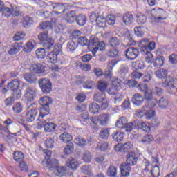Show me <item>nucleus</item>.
Segmentation results:
<instances>
[{
	"label": "nucleus",
	"instance_id": "f257e3e1",
	"mask_svg": "<svg viewBox=\"0 0 177 177\" xmlns=\"http://www.w3.org/2000/svg\"><path fill=\"white\" fill-rule=\"evenodd\" d=\"M155 75L160 80H164L165 78L162 82V86H163V88H166L170 93H176L177 76H175L174 74L168 75V71L164 68L156 70L155 71Z\"/></svg>",
	"mask_w": 177,
	"mask_h": 177
},
{
	"label": "nucleus",
	"instance_id": "f03ea898",
	"mask_svg": "<svg viewBox=\"0 0 177 177\" xmlns=\"http://www.w3.org/2000/svg\"><path fill=\"white\" fill-rule=\"evenodd\" d=\"M136 162H138V157H136V153L135 152L131 151L127 155L126 162L122 163L120 169V174L122 177L129 176V174H131V171L133 165H136Z\"/></svg>",
	"mask_w": 177,
	"mask_h": 177
},
{
	"label": "nucleus",
	"instance_id": "7ed1b4c3",
	"mask_svg": "<svg viewBox=\"0 0 177 177\" xmlns=\"http://www.w3.org/2000/svg\"><path fill=\"white\" fill-rule=\"evenodd\" d=\"M88 41V46H93L92 54L95 57L97 52H104L106 50V43L104 41H100L99 38L96 36H91Z\"/></svg>",
	"mask_w": 177,
	"mask_h": 177
},
{
	"label": "nucleus",
	"instance_id": "20e7f679",
	"mask_svg": "<svg viewBox=\"0 0 177 177\" xmlns=\"http://www.w3.org/2000/svg\"><path fill=\"white\" fill-rule=\"evenodd\" d=\"M53 102L52 98L48 96H44L39 99V103L41 106L39 112V120H42L44 117L49 115L50 113V105L52 104Z\"/></svg>",
	"mask_w": 177,
	"mask_h": 177
},
{
	"label": "nucleus",
	"instance_id": "39448f33",
	"mask_svg": "<svg viewBox=\"0 0 177 177\" xmlns=\"http://www.w3.org/2000/svg\"><path fill=\"white\" fill-rule=\"evenodd\" d=\"M138 46L140 48L141 53H145L147 50H154L156 49V42H150L148 38H144L138 42Z\"/></svg>",
	"mask_w": 177,
	"mask_h": 177
},
{
	"label": "nucleus",
	"instance_id": "423d86ee",
	"mask_svg": "<svg viewBox=\"0 0 177 177\" xmlns=\"http://www.w3.org/2000/svg\"><path fill=\"white\" fill-rule=\"evenodd\" d=\"M60 53H62V46H55L53 50L46 56L47 62L53 64L57 63V59H59Z\"/></svg>",
	"mask_w": 177,
	"mask_h": 177
},
{
	"label": "nucleus",
	"instance_id": "0eeeda50",
	"mask_svg": "<svg viewBox=\"0 0 177 177\" xmlns=\"http://www.w3.org/2000/svg\"><path fill=\"white\" fill-rule=\"evenodd\" d=\"M38 84L41 92L45 95H49L52 92V82L49 79L41 78L38 80Z\"/></svg>",
	"mask_w": 177,
	"mask_h": 177
},
{
	"label": "nucleus",
	"instance_id": "6e6552de",
	"mask_svg": "<svg viewBox=\"0 0 177 177\" xmlns=\"http://www.w3.org/2000/svg\"><path fill=\"white\" fill-rule=\"evenodd\" d=\"M20 86V81L17 79L12 80L8 84V88L12 91L13 96H16L19 99L21 96V91L19 88Z\"/></svg>",
	"mask_w": 177,
	"mask_h": 177
},
{
	"label": "nucleus",
	"instance_id": "1a4fd4ad",
	"mask_svg": "<svg viewBox=\"0 0 177 177\" xmlns=\"http://www.w3.org/2000/svg\"><path fill=\"white\" fill-rule=\"evenodd\" d=\"M124 56L127 60H135L139 56V49L135 47H129L124 52Z\"/></svg>",
	"mask_w": 177,
	"mask_h": 177
},
{
	"label": "nucleus",
	"instance_id": "9d476101",
	"mask_svg": "<svg viewBox=\"0 0 177 177\" xmlns=\"http://www.w3.org/2000/svg\"><path fill=\"white\" fill-rule=\"evenodd\" d=\"M37 95V88L27 86L25 89L24 97L28 102H32Z\"/></svg>",
	"mask_w": 177,
	"mask_h": 177
},
{
	"label": "nucleus",
	"instance_id": "9b49d317",
	"mask_svg": "<svg viewBox=\"0 0 177 177\" xmlns=\"http://www.w3.org/2000/svg\"><path fill=\"white\" fill-rule=\"evenodd\" d=\"M92 138L85 139L84 137L77 136L75 138L74 142L79 147H85V146H91L92 145Z\"/></svg>",
	"mask_w": 177,
	"mask_h": 177
},
{
	"label": "nucleus",
	"instance_id": "f8f14e48",
	"mask_svg": "<svg viewBox=\"0 0 177 177\" xmlns=\"http://www.w3.org/2000/svg\"><path fill=\"white\" fill-rule=\"evenodd\" d=\"M151 19L155 20H165V17H162L165 15V12L162 8H155L151 11Z\"/></svg>",
	"mask_w": 177,
	"mask_h": 177
},
{
	"label": "nucleus",
	"instance_id": "ddd939ff",
	"mask_svg": "<svg viewBox=\"0 0 177 177\" xmlns=\"http://www.w3.org/2000/svg\"><path fill=\"white\" fill-rule=\"evenodd\" d=\"M37 115H38V109H30L26 113L25 120L26 122H33V121H35Z\"/></svg>",
	"mask_w": 177,
	"mask_h": 177
},
{
	"label": "nucleus",
	"instance_id": "4468645a",
	"mask_svg": "<svg viewBox=\"0 0 177 177\" xmlns=\"http://www.w3.org/2000/svg\"><path fill=\"white\" fill-rule=\"evenodd\" d=\"M135 128L136 129H141L144 132H150V124L147 122H142L140 120H135Z\"/></svg>",
	"mask_w": 177,
	"mask_h": 177
},
{
	"label": "nucleus",
	"instance_id": "2eb2a0df",
	"mask_svg": "<svg viewBox=\"0 0 177 177\" xmlns=\"http://www.w3.org/2000/svg\"><path fill=\"white\" fill-rule=\"evenodd\" d=\"M29 70L35 74H42L45 72V66L39 63L33 64L30 66Z\"/></svg>",
	"mask_w": 177,
	"mask_h": 177
},
{
	"label": "nucleus",
	"instance_id": "dca6fc26",
	"mask_svg": "<svg viewBox=\"0 0 177 177\" xmlns=\"http://www.w3.org/2000/svg\"><path fill=\"white\" fill-rule=\"evenodd\" d=\"M133 148V145H132V142L128 141L123 144L121 147H118V145L115 146V150L116 151H121L122 153H128L130 150H132Z\"/></svg>",
	"mask_w": 177,
	"mask_h": 177
},
{
	"label": "nucleus",
	"instance_id": "f3484780",
	"mask_svg": "<svg viewBox=\"0 0 177 177\" xmlns=\"http://www.w3.org/2000/svg\"><path fill=\"white\" fill-rule=\"evenodd\" d=\"M55 172H56L57 176H60V177L64 176V175H66V174H67V175H68V176L74 177V172L68 171L67 169H66V167H64L63 166L57 167L55 169Z\"/></svg>",
	"mask_w": 177,
	"mask_h": 177
},
{
	"label": "nucleus",
	"instance_id": "a211bd4d",
	"mask_svg": "<svg viewBox=\"0 0 177 177\" xmlns=\"http://www.w3.org/2000/svg\"><path fill=\"white\" fill-rule=\"evenodd\" d=\"M0 12L2 14V16L5 17H9L12 15V9L11 7H8L5 6V3L0 1Z\"/></svg>",
	"mask_w": 177,
	"mask_h": 177
},
{
	"label": "nucleus",
	"instance_id": "6ab92c4d",
	"mask_svg": "<svg viewBox=\"0 0 177 177\" xmlns=\"http://www.w3.org/2000/svg\"><path fill=\"white\" fill-rule=\"evenodd\" d=\"M77 19V13L74 10L68 11L64 15V19L70 24L74 23Z\"/></svg>",
	"mask_w": 177,
	"mask_h": 177
},
{
	"label": "nucleus",
	"instance_id": "aec40b11",
	"mask_svg": "<svg viewBox=\"0 0 177 177\" xmlns=\"http://www.w3.org/2000/svg\"><path fill=\"white\" fill-rule=\"evenodd\" d=\"M143 102H145V98L143 97V95L139 93L134 94L131 99V103L135 104V106H142Z\"/></svg>",
	"mask_w": 177,
	"mask_h": 177
},
{
	"label": "nucleus",
	"instance_id": "412c9836",
	"mask_svg": "<svg viewBox=\"0 0 177 177\" xmlns=\"http://www.w3.org/2000/svg\"><path fill=\"white\" fill-rule=\"evenodd\" d=\"M66 165L68 168H71L72 171H75L78 168L80 163L73 158H69L66 160Z\"/></svg>",
	"mask_w": 177,
	"mask_h": 177
},
{
	"label": "nucleus",
	"instance_id": "4be33fe9",
	"mask_svg": "<svg viewBox=\"0 0 177 177\" xmlns=\"http://www.w3.org/2000/svg\"><path fill=\"white\" fill-rule=\"evenodd\" d=\"M23 46V42H15L11 45V48L8 50L9 55H16L20 52V48Z\"/></svg>",
	"mask_w": 177,
	"mask_h": 177
},
{
	"label": "nucleus",
	"instance_id": "5701e85b",
	"mask_svg": "<svg viewBox=\"0 0 177 177\" xmlns=\"http://www.w3.org/2000/svg\"><path fill=\"white\" fill-rule=\"evenodd\" d=\"M109 120H110V115L107 113H102L97 118V121L100 125H102V127H106V125H107Z\"/></svg>",
	"mask_w": 177,
	"mask_h": 177
},
{
	"label": "nucleus",
	"instance_id": "b1692460",
	"mask_svg": "<svg viewBox=\"0 0 177 177\" xmlns=\"http://www.w3.org/2000/svg\"><path fill=\"white\" fill-rule=\"evenodd\" d=\"M124 136H125V133L118 130L113 131L111 134V138L115 142H122Z\"/></svg>",
	"mask_w": 177,
	"mask_h": 177
},
{
	"label": "nucleus",
	"instance_id": "393cba45",
	"mask_svg": "<svg viewBox=\"0 0 177 177\" xmlns=\"http://www.w3.org/2000/svg\"><path fill=\"white\" fill-rule=\"evenodd\" d=\"M35 45H37V44L35 43V41L29 40L25 44V46H24L23 48L24 52H25V53H30V52H32V50L34 49Z\"/></svg>",
	"mask_w": 177,
	"mask_h": 177
},
{
	"label": "nucleus",
	"instance_id": "a878e982",
	"mask_svg": "<svg viewBox=\"0 0 177 177\" xmlns=\"http://www.w3.org/2000/svg\"><path fill=\"white\" fill-rule=\"evenodd\" d=\"M44 131L45 132H55L56 130V124L53 122H49V120H44Z\"/></svg>",
	"mask_w": 177,
	"mask_h": 177
},
{
	"label": "nucleus",
	"instance_id": "bb28decb",
	"mask_svg": "<svg viewBox=\"0 0 177 177\" xmlns=\"http://www.w3.org/2000/svg\"><path fill=\"white\" fill-rule=\"evenodd\" d=\"M53 12L55 13V15H60L62 13H64V10H66L64 6L59 3L53 4Z\"/></svg>",
	"mask_w": 177,
	"mask_h": 177
},
{
	"label": "nucleus",
	"instance_id": "cd10ccee",
	"mask_svg": "<svg viewBox=\"0 0 177 177\" xmlns=\"http://www.w3.org/2000/svg\"><path fill=\"white\" fill-rule=\"evenodd\" d=\"M34 24V20L30 17H24L22 19V26L24 28H30Z\"/></svg>",
	"mask_w": 177,
	"mask_h": 177
},
{
	"label": "nucleus",
	"instance_id": "c85d7f7f",
	"mask_svg": "<svg viewBox=\"0 0 177 177\" xmlns=\"http://www.w3.org/2000/svg\"><path fill=\"white\" fill-rule=\"evenodd\" d=\"M43 48L48 52L53 48L55 45V40L52 38H48L46 41H43Z\"/></svg>",
	"mask_w": 177,
	"mask_h": 177
},
{
	"label": "nucleus",
	"instance_id": "c756f323",
	"mask_svg": "<svg viewBox=\"0 0 177 177\" xmlns=\"http://www.w3.org/2000/svg\"><path fill=\"white\" fill-rule=\"evenodd\" d=\"M24 78L28 84H35L37 82V77L35 75L30 73H26L24 75Z\"/></svg>",
	"mask_w": 177,
	"mask_h": 177
},
{
	"label": "nucleus",
	"instance_id": "7c9ffc66",
	"mask_svg": "<svg viewBox=\"0 0 177 177\" xmlns=\"http://www.w3.org/2000/svg\"><path fill=\"white\" fill-rule=\"evenodd\" d=\"M88 19H86V16L80 14L78 15H76V19L75 21L78 26H80V27H82V26H85L86 24V21Z\"/></svg>",
	"mask_w": 177,
	"mask_h": 177
},
{
	"label": "nucleus",
	"instance_id": "2f4dec72",
	"mask_svg": "<svg viewBox=\"0 0 177 177\" xmlns=\"http://www.w3.org/2000/svg\"><path fill=\"white\" fill-rule=\"evenodd\" d=\"M127 122H128V120L127 118L122 116L116 121L115 127L119 128V129H124V127L127 125Z\"/></svg>",
	"mask_w": 177,
	"mask_h": 177
},
{
	"label": "nucleus",
	"instance_id": "473e14b6",
	"mask_svg": "<svg viewBox=\"0 0 177 177\" xmlns=\"http://www.w3.org/2000/svg\"><path fill=\"white\" fill-rule=\"evenodd\" d=\"M59 139L64 143H68L73 140V136L67 132H64L59 136Z\"/></svg>",
	"mask_w": 177,
	"mask_h": 177
},
{
	"label": "nucleus",
	"instance_id": "72a5a7b5",
	"mask_svg": "<svg viewBox=\"0 0 177 177\" xmlns=\"http://www.w3.org/2000/svg\"><path fill=\"white\" fill-rule=\"evenodd\" d=\"M133 20V15L131 12H127L123 15L122 21L124 24H131Z\"/></svg>",
	"mask_w": 177,
	"mask_h": 177
},
{
	"label": "nucleus",
	"instance_id": "f704fd0d",
	"mask_svg": "<svg viewBox=\"0 0 177 177\" xmlns=\"http://www.w3.org/2000/svg\"><path fill=\"white\" fill-rule=\"evenodd\" d=\"M46 165L49 169H51V168H57L59 166V160L56 159H47L46 161Z\"/></svg>",
	"mask_w": 177,
	"mask_h": 177
},
{
	"label": "nucleus",
	"instance_id": "c9c22d12",
	"mask_svg": "<svg viewBox=\"0 0 177 177\" xmlns=\"http://www.w3.org/2000/svg\"><path fill=\"white\" fill-rule=\"evenodd\" d=\"M99 104H97L96 102H93L88 106V111L91 114H97L99 113Z\"/></svg>",
	"mask_w": 177,
	"mask_h": 177
},
{
	"label": "nucleus",
	"instance_id": "e433bc0d",
	"mask_svg": "<svg viewBox=\"0 0 177 177\" xmlns=\"http://www.w3.org/2000/svg\"><path fill=\"white\" fill-rule=\"evenodd\" d=\"M165 60V58H164V57L162 56L156 58L155 61L153 63V66L156 68H160V67H162V66H164Z\"/></svg>",
	"mask_w": 177,
	"mask_h": 177
},
{
	"label": "nucleus",
	"instance_id": "4c0bfd02",
	"mask_svg": "<svg viewBox=\"0 0 177 177\" xmlns=\"http://www.w3.org/2000/svg\"><path fill=\"white\" fill-rule=\"evenodd\" d=\"M109 95H114V104H118V103L122 102V100L124 99V96H122V94L120 93H113V91H109Z\"/></svg>",
	"mask_w": 177,
	"mask_h": 177
},
{
	"label": "nucleus",
	"instance_id": "58836bf2",
	"mask_svg": "<svg viewBox=\"0 0 177 177\" xmlns=\"http://www.w3.org/2000/svg\"><path fill=\"white\" fill-rule=\"evenodd\" d=\"M109 42L111 48H117L120 45L121 40L118 37H113L109 39Z\"/></svg>",
	"mask_w": 177,
	"mask_h": 177
},
{
	"label": "nucleus",
	"instance_id": "ea45409f",
	"mask_svg": "<svg viewBox=\"0 0 177 177\" xmlns=\"http://www.w3.org/2000/svg\"><path fill=\"white\" fill-rule=\"evenodd\" d=\"M53 28V24L52 21H43L39 25L40 30H52Z\"/></svg>",
	"mask_w": 177,
	"mask_h": 177
},
{
	"label": "nucleus",
	"instance_id": "a19ab883",
	"mask_svg": "<svg viewBox=\"0 0 177 177\" xmlns=\"http://www.w3.org/2000/svg\"><path fill=\"white\" fill-rule=\"evenodd\" d=\"M169 104V102H168V100L164 97H162L158 102V106L160 109H167Z\"/></svg>",
	"mask_w": 177,
	"mask_h": 177
},
{
	"label": "nucleus",
	"instance_id": "79ce46f5",
	"mask_svg": "<svg viewBox=\"0 0 177 177\" xmlns=\"http://www.w3.org/2000/svg\"><path fill=\"white\" fill-rule=\"evenodd\" d=\"M93 99L95 102H97V103H102L106 100V95L103 93H98L95 94Z\"/></svg>",
	"mask_w": 177,
	"mask_h": 177
},
{
	"label": "nucleus",
	"instance_id": "37998d69",
	"mask_svg": "<svg viewBox=\"0 0 177 177\" xmlns=\"http://www.w3.org/2000/svg\"><path fill=\"white\" fill-rule=\"evenodd\" d=\"M49 38L52 37H49V33L46 30L42 32L38 35V39L40 41V42L42 43L45 42L46 41H48Z\"/></svg>",
	"mask_w": 177,
	"mask_h": 177
},
{
	"label": "nucleus",
	"instance_id": "c03bdc74",
	"mask_svg": "<svg viewBox=\"0 0 177 177\" xmlns=\"http://www.w3.org/2000/svg\"><path fill=\"white\" fill-rule=\"evenodd\" d=\"M142 55H144L145 57V61L147 63H153L154 62V58L153 57V54H151V50H147L145 53H142Z\"/></svg>",
	"mask_w": 177,
	"mask_h": 177
},
{
	"label": "nucleus",
	"instance_id": "a18cd8bd",
	"mask_svg": "<svg viewBox=\"0 0 177 177\" xmlns=\"http://www.w3.org/2000/svg\"><path fill=\"white\" fill-rule=\"evenodd\" d=\"M118 53H120V51H118L117 48L111 47L107 52V56L109 57H117V56H118Z\"/></svg>",
	"mask_w": 177,
	"mask_h": 177
},
{
	"label": "nucleus",
	"instance_id": "49530a36",
	"mask_svg": "<svg viewBox=\"0 0 177 177\" xmlns=\"http://www.w3.org/2000/svg\"><path fill=\"white\" fill-rule=\"evenodd\" d=\"M106 18L102 16H100L98 17L96 24L100 28H104V27H106Z\"/></svg>",
	"mask_w": 177,
	"mask_h": 177
},
{
	"label": "nucleus",
	"instance_id": "de8ad7c7",
	"mask_svg": "<svg viewBox=\"0 0 177 177\" xmlns=\"http://www.w3.org/2000/svg\"><path fill=\"white\" fill-rule=\"evenodd\" d=\"M156 105L157 99L156 98H153V100H149L148 101H146L145 102V107H147V109H154Z\"/></svg>",
	"mask_w": 177,
	"mask_h": 177
},
{
	"label": "nucleus",
	"instance_id": "09e8293b",
	"mask_svg": "<svg viewBox=\"0 0 177 177\" xmlns=\"http://www.w3.org/2000/svg\"><path fill=\"white\" fill-rule=\"evenodd\" d=\"M46 50L44 48H40L36 50V55L38 57V59H44L46 56Z\"/></svg>",
	"mask_w": 177,
	"mask_h": 177
},
{
	"label": "nucleus",
	"instance_id": "8fccbe9b",
	"mask_svg": "<svg viewBox=\"0 0 177 177\" xmlns=\"http://www.w3.org/2000/svg\"><path fill=\"white\" fill-rule=\"evenodd\" d=\"M78 48V44L74 41H70L67 43V48L70 52H74Z\"/></svg>",
	"mask_w": 177,
	"mask_h": 177
},
{
	"label": "nucleus",
	"instance_id": "3c124183",
	"mask_svg": "<svg viewBox=\"0 0 177 177\" xmlns=\"http://www.w3.org/2000/svg\"><path fill=\"white\" fill-rule=\"evenodd\" d=\"M109 136H110V131L108 129L104 128L100 132L101 139H109Z\"/></svg>",
	"mask_w": 177,
	"mask_h": 177
},
{
	"label": "nucleus",
	"instance_id": "603ef678",
	"mask_svg": "<svg viewBox=\"0 0 177 177\" xmlns=\"http://www.w3.org/2000/svg\"><path fill=\"white\" fill-rule=\"evenodd\" d=\"M73 151H74V144H73V142H71L65 147L64 149V153L71 154Z\"/></svg>",
	"mask_w": 177,
	"mask_h": 177
},
{
	"label": "nucleus",
	"instance_id": "864d4df0",
	"mask_svg": "<svg viewBox=\"0 0 177 177\" xmlns=\"http://www.w3.org/2000/svg\"><path fill=\"white\" fill-rule=\"evenodd\" d=\"M12 110L15 114H19L23 111V106L19 102L15 103L12 106Z\"/></svg>",
	"mask_w": 177,
	"mask_h": 177
},
{
	"label": "nucleus",
	"instance_id": "5fc2aeb1",
	"mask_svg": "<svg viewBox=\"0 0 177 177\" xmlns=\"http://www.w3.org/2000/svg\"><path fill=\"white\" fill-rule=\"evenodd\" d=\"M107 175L110 177H116L117 176V167H110L107 170Z\"/></svg>",
	"mask_w": 177,
	"mask_h": 177
},
{
	"label": "nucleus",
	"instance_id": "6e6d98bb",
	"mask_svg": "<svg viewBox=\"0 0 177 177\" xmlns=\"http://www.w3.org/2000/svg\"><path fill=\"white\" fill-rule=\"evenodd\" d=\"M97 88L101 92H104L107 89V83L104 80H100L98 82Z\"/></svg>",
	"mask_w": 177,
	"mask_h": 177
},
{
	"label": "nucleus",
	"instance_id": "4d7b16f0",
	"mask_svg": "<svg viewBox=\"0 0 177 177\" xmlns=\"http://www.w3.org/2000/svg\"><path fill=\"white\" fill-rule=\"evenodd\" d=\"M81 171L82 174H85L86 175H89V176H91L92 175V169L88 165L82 166Z\"/></svg>",
	"mask_w": 177,
	"mask_h": 177
},
{
	"label": "nucleus",
	"instance_id": "13d9d810",
	"mask_svg": "<svg viewBox=\"0 0 177 177\" xmlns=\"http://www.w3.org/2000/svg\"><path fill=\"white\" fill-rule=\"evenodd\" d=\"M151 174L152 175V177H158L160 176V167L158 165H155L152 169L151 170Z\"/></svg>",
	"mask_w": 177,
	"mask_h": 177
},
{
	"label": "nucleus",
	"instance_id": "bf43d9fd",
	"mask_svg": "<svg viewBox=\"0 0 177 177\" xmlns=\"http://www.w3.org/2000/svg\"><path fill=\"white\" fill-rule=\"evenodd\" d=\"M109 147V143L107 142H100L97 145V150H100V151H104L107 150Z\"/></svg>",
	"mask_w": 177,
	"mask_h": 177
},
{
	"label": "nucleus",
	"instance_id": "052dcab7",
	"mask_svg": "<svg viewBox=\"0 0 177 177\" xmlns=\"http://www.w3.org/2000/svg\"><path fill=\"white\" fill-rule=\"evenodd\" d=\"M24 158V154L21 151H15L14 152V160L15 161L19 162L21 161Z\"/></svg>",
	"mask_w": 177,
	"mask_h": 177
},
{
	"label": "nucleus",
	"instance_id": "680f3d73",
	"mask_svg": "<svg viewBox=\"0 0 177 177\" xmlns=\"http://www.w3.org/2000/svg\"><path fill=\"white\" fill-rule=\"evenodd\" d=\"M88 40L86 37H80L77 39V43L82 46H88Z\"/></svg>",
	"mask_w": 177,
	"mask_h": 177
},
{
	"label": "nucleus",
	"instance_id": "e2e57ef3",
	"mask_svg": "<svg viewBox=\"0 0 177 177\" xmlns=\"http://www.w3.org/2000/svg\"><path fill=\"white\" fill-rule=\"evenodd\" d=\"M153 140L154 138L153 137V136L150 134H147L142 138L141 142H142V143H151V142H153Z\"/></svg>",
	"mask_w": 177,
	"mask_h": 177
},
{
	"label": "nucleus",
	"instance_id": "0e129e2a",
	"mask_svg": "<svg viewBox=\"0 0 177 177\" xmlns=\"http://www.w3.org/2000/svg\"><path fill=\"white\" fill-rule=\"evenodd\" d=\"M144 164H145V168L143 169L144 172H145V174H150V172H151L150 169L153 168V165L150 164V162H149V160H145Z\"/></svg>",
	"mask_w": 177,
	"mask_h": 177
},
{
	"label": "nucleus",
	"instance_id": "69168bd1",
	"mask_svg": "<svg viewBox=\"0 0 177 177\" xmlns=\"http://www.w3.org/2000/svg\"><path fill=\"white\" fill-rule=\"evenodd\" d=\"M133 128H135V121L129 123L127 122L123 129H125L126 132H131Z\"/></svg>",
	"mask_w": 177,
	"mask_h": 177
},
{
	"label": "nucleus",
	"instance_id": "338daca9",
	"mask_svg": "<svg viewBox=\"0 0 177 177\" xmlns=\"http://www.w3.org/2000/svg\"><path fill=\"white\" fill-rule=\"evenodd\" d=\"M26 37V33L24 32H18L15 34V35L13 37L14 41H21V39H23Z\"/></svg>",
	"mask_w": 177,
	"mask_h": 177
},
{
	"label": "nucleus",
	"instance_id": "774afa93",
	"mask_svg": "<svg viewBox=\"0 0 177 177\" xmlns=\"http://www.w3.org/2000/svg\"><path fill=\"white\" fill-rule=\"evenodd\" d=\"M146 21H147V17H146L145 15L140 14L138 16L137 23H138V24H145Z\"/></svg>",
	"mask_w": 177,
	"mask_h": 177
}]
</instances>
